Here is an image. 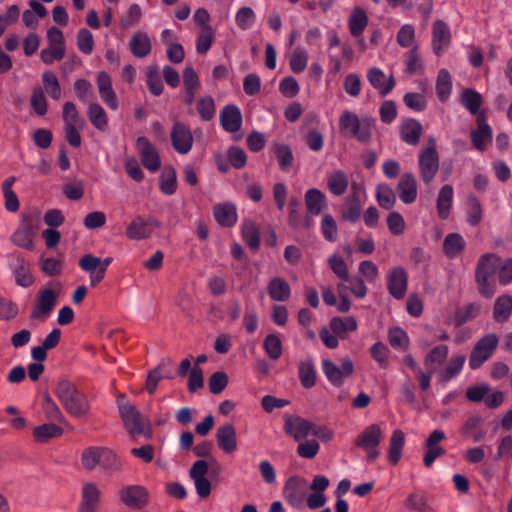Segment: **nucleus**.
Returning <instances> with one entry per match:
<instances>
[{
    "label": "nucleus",
    "instance_id": "37",
    "mask_svg": "<svg viewBox=\"0 0 512 512\" xmlns=\"http://www.w3.org/2000/svg\"><path fill=\"white\" fill-rule=\"evenodd\" d=\"M348 185V175L342 170L329 174L327 178L328 189L335 196L343 195L347 191Z\"/></svg>",
    "mask_w": 512,
    "mask_h": 512
},
{
    "label": "nucleus",
    "instance_id": "7",
    "mask_svg": "<svg viewBox=\"0 0 512 512\" xmlns=\"http://www.w3.org/2000/svg\"><path fill=\"white\" fill-rule=\"evenodd\" d=\"M321 365L327 380L335 387H341L354 372V364L349 358L342 359L340 366L330 359H323Z\"/></svg>",
    "mask_w": 512,
    "mask_h": 512
},
{
    "label": "nucleus",
    "instance_id": "1",
    "mask_svg": "<svg viewBox=\"0 0 512 512\" xmlns=\"http://www.w3.org/2000/svg\"><path fill=\"white\" fill-rule=\"evenodd\" d=\"M55 394L66 412L72 417L81 418L90 411V403L87 395L67 379L58 381Z\"/></svg>",
    "mask_w": 512,
    "mask_h": 512
},
{
    "label": "nucleus",
    "instance_id": "54",
    "mask_svg": "<svg viewBox=\"0 0 512 512\" xmlns=\"http://www.w3.org/2000/svg\"><path fill=\"white\" fill-rule=\"evenodd\" d=\"M214 31L211 26H205L200 30L196 40V51L198 54H206L212 46Z\"/></svg>",
    "mask_w": 512,
    "mask_h": 512
},
{
    "label": "nucleus",
    "instance_id": "29",
    "mask_svg": "<svg viewBox=\"0 0 512 512\" xmlns=\"http://www.w3.org/2000/svg\"><path fill=\"white\" fill-rule=\"evenodd\" d=\"M213 215L218 224L223 227H232L237 221V210L231 203L215 205Z\"/></svg>",
    "mask_w": 512,
    "mask_h": 512
},
{
    "label": "nucleus",
    "instance_id": "57",
    "mask_svg": "<svg viewBox=\"0 0 512 512\" xmlns=\"http://www.w3.org/2000/svg\"><path fill=\"white\" fill-rule=\"evenodd\" d=\"M328 265L333 273L343 282H349L350 276L346 262L341 256L332 255L328 259Z\"/></svg>",
    "mask_w": 512,
    "mask_h": 512
},
{
    "label": "nucleus",
    "instance_id": "16",
    "mask_svg": "<svg viewBox=\"0 0 512 512\" xmlns=\"http://www.w3.org/2000/svg\"><path fill=\"white\" fill-rule=\"evenodd\" d=\"M15 278V283L24 288H28L35 282L31 272L30 265L19 255L14 256L9 264Z\"/></svg>",
    "mask_w": 512,
    "mask_h": 512
},
{
    "label": "nucleus",
    "instance_id": "23",
    "mask_svg": "<svg viewBox=\"0 0 512 512\" xmlns=\"http://www.w3.org/2000/svg\"><path fill=\"white\" fill-rule=\"evenodd\" d=\"M219 448L225 453H232L237 448L236 430L232 424L220 426L216 433Z\"/></svg>",
    "mask_w": 512,
    "mask_h": 512
},
{
    "label": "nucleus",
    "instance_id": "53",
    "mask_svg": "<svg viewBox=\"0 0 512 512\" xmlns=\"http://www.w3.org/2000/svg\"><path fill=\"white\" fill-rule=\"evenodd\" d=\"M146 84L149 91L154 96H160L162 94L164 85L157 70V67L150 66L147 68Z\"/></svg>",
    "mask_w": 512,
    "mask_h": 512
},
{
    "label": "nucleus",
    "instance_id": "42",
    "mask_svg": "<svg viewBox=\"0 0 512 512\" xmlns=\"http://www.w3.org/2000/svg\"><path fill=\"white\" fill-rule=\"evenodd\" d=\"M63 434V428L54 423H45L36 426L33 430V436L38 442H46L51 438L60 437Z\"/></svg>",
    "mask_w": 512,
    "mask_h": 512
},
{
    "label": "nucleus",
    "instance_id": "38",
    "mask_svg": "<svg viewBox=\"0 0 512 512\" xmlns=\"http://www.w3.org/2000/svg\"><path fill=\"white\" fill-rule=\"evenodd\" d=\"M452 92V77L447 69H440L436 79V94L445 103Z\"/></svg>",
    "mask_w": 512,
    "mask_h": 512
},
{
    "label": "nucleus",
    "instance_id": "40",
    "mask_svg": "<svg viewBox=\"0 0 512 512\" xmlns=\"http://www.w3.org/2000/svg\"><path fill=\"white\" fill-rule=\"evenodd\" d=\"M404 444L405 436L403 431L399 429L394 430L390 438L388 452V460L391 464L396 465L399 462Z\"/></svg>",
    "mask_w": 512,
    "mask_h": 512
},
{
    "label": "nucleus",
    "instance_id": "27",
    "mask_svg": "<svg viewBox=\"0 0 512 512\" xmlns=\"http://www.w3.org/2000/svg\"><path fill=\"white\" fill-rule=\"evenodd\" d=\"M267 291L269 297L277 302H285L291 296L289 283L281 277L272 278L267 285Z\"/></svg>",
    "mask_w": 512,
    "mask_h": 512
},
{
    "label": "nucleus",
    "instance_id": "44",
    "mask_svg": "<svg viewBox=\"0 0 512 512\" xmlns=\"http://www.w3.org/2000/svg\"><path fill=\"white\" fill-rule=\"evenodd\" d=\"M280 170L287 171L293 164L294 155L287 144L276 143L273 147Z\"/></svg>",
    "mask_w": 512,
    "mask_h": 512
},
{
    "label": "nucleus",
    "instance_id": "52",
    "mask_svg": "<svg viewBox=\"0 0 512 512\" xmlns=\"http://www.w3.org/2000/svg\"><path fill=\"white\" fill-rule=\"evenodd\" d=\"M263 348L272 360H277L282 355V342L276 334H268L263 341Z\"/></svg>",
    "mask_w": 512,
    "mask_h": 512
},
{
    "label": "nucleus",
    "instance_id": "43",
    "mask_svg": "<svg viewBox=\"0 0 512 512\" xmlns=\"http://www.w3.org/2000/svg\"><path fill=\"white\" fill-rule=\"evenodd\" d=\"M298 374L301 385L304 388L310 389L315 386L317 373L312 361L306 360L300 362Z\"/></svg>",
    "mask_w": 512,
    "mask_h": 512
},
{
    "label": "nucleus",
    "instance_id": "28",
    "mask_svg": "<svg viewBox=\"0 0 512 512\" xmlns=\"http://www.w3.org/2000/svg\"><path fill=\"white\" fill-rule=\"evenodd\" d=\"M453 197L454 190L451 185L446 184L441 187L437 196L436 203L437 214L440 219L446 220L449 217L450 211L452 209Z\"/></svg>",
    "mask_w": 512,
    "mask_h": 512
},
{
    "label": "nucleus",
    "instance_id": "4",
    "mask_svg": "<svg viewBox=\"0 0 512 512\" xmlns=\"http://www.w3.org/2000/svg\"><path fill=\"white\" fill-rule=\"evenodd\" d=\"M60 289L61 284L59 282H48L46 286L39 291L38 298L33 310L31 311L30 318L46 319L51 314L57 303Z\"/></svg>",
    "mask_w": 512,
    "mask_h": 512
},
{
    "label": "nucleus",
    "instance_id": "25",
    "mask_svg": "<svg viewBox=\"0 0 512 512\" xmlns=\"http://www.w3.org/2000/svg\"><path fill=\"white\" fill-rule=\"evenodd\" d=\"M423 133L421 123L416 119H407L400 128V137L408 145H416Z\"/></svg>",
    "mask_w": 512,
    "mask_h": 512
},
{
    "label": "nucleus",
    "instance_id": "34",
    "mask_svg": "<svg viewBox=\"0 0 512 512\" xmlns=\"http://www.w3.org/2000/svg\"><path fill=\"white\" fill-rule=\"evenodd\" d=\"M357 321L354 317H334L330 321V328L339 338H347L348 333L357 330Z\"/></svg>",
    "mask_w": 512,
    "mask_h": 512
},
{
    "label": "nucleus",
    "instance_id": "47",
    "mask_svg": "<svg viewBox=\"0 0 512 512\" xmlns=\"http://www.w3.org/2000/svg\"><path fill=\"white\" fill-rule=\"evenodd\" d=\"M376 198L379 205L386 210H390L396 201L393 189L387 184H379L377 186Z\"/></svg>",
    "mask_w": 512,
    "mask_h": 512
},
{
    "label": "nucleus",
    "instance_id": "22",
    "mask_svg": "<svg viewBox=\"0 0 512 512\" xmlns=\"http://www.w3.org/2000/svg\"><path fill=\"white\" fill-rule=\"evenodd\" d=\"M383 439V432L378 424L366 427L355 439V445L359 448H378Z\"/></svg>",
    "mask_w": 512,
    "mask_h": 512
},
{
    "label": "nucleus",
    "instance_id": "24",
    "mask_svg": "<svg viewBox=\"0 0 512 512\" xmlns=\"http://www.w3.org/2000/svg\"><path fill=\"white\" fill-rule=\"evenodd\" d=\"M129 48L133 56L144 58L151 53V39L146 32L137 31L132 35L129 41Z\"/></svg>",
    "mask_w": 512,
    "mask_h": 512
},
{
    "label": "nucleus",
    "instance_id": "61",
    "mask_svg": "<svg viewBox=\"0 0 512 512\" xmlns=\"http://www.w3.org/2000/svg\"><path fill=\"white\" fill-rule=\"evenodd\" d=\"M62 118L65 125H79L82 128L84 125L83 119L80 117L79 112L73 102H66L63 105Z\"/></svg>",
    "mask_w": 512,
    "mask_h": 512
},
{
    "label": "nucleus",
    "instance_id": "5",
    "mask_svg": "<svg viewBox=\"0 0 512 512\" xmlns=\"http://www.w3.org/2000/svg\"><path fill=\"white\" fill-rule=\"evenodd\" d=\"M499 344V338L496 334L490 333L481 337L474 345L469 356V367L472 370L479 369L488 361Z\"/></svg>",
    "mask_w": 512,
    "mask_h": 512
},
{
    "label": "nucleus",
    "instance_id": "6",
    "mask_svg": "<svg viewBox=\"0 0 512 512\" xmlns=\"http://www.w3.org/2000/svg\"><path fill=\"white\" fill-rule=\"evenodd\" d=\"M120 416L123 420L124 427L128 433L135 437L144 434L146 437L151 436V429L148 422L143 419L137 409L131 404H121L119 406Z\"/></svg>",
    "mask_w": 512,
    "mask_h": 512
},
{
    "label": "nucleus",
    "instance_id": "3",
    "mask_svg": "<svg viewBox=\"0 0 512 512\" xmlns=\"http://www.w3.org/2000/svg\"><path fill=\"white\" fill-rule=\"evenodd\" d=\"M500 258L495 253L483 254L476 266L475 282L481 296L491 298L496 292L495 275L498 271Z\"/></svg>",
    "mask_w": 512,
    "mask_h": 512
},
{
    "label": "nucleus",
    "instance_id": "62",
    "mask_svg": "<svg viewBox=\"0 0 512 512\" xmlns=\"http://www.w3.org/2000/svg\"><path fill=\"white\" fill-rule=\"evenodd\" d=\"M30 102L37 115L44 116L47 113V100L41 87L33 89Z\"/></svg>",
    "mask_w": 512,
    "mask_h": 512
},
{
    "label": "nucleus",
    "instance_id": "36",
    "mask_svg": "<svg viewBox=\"0 0 512 512\" xmlns=\"http://www.w3.org/2000/svg\"><path fill=\"white\" fill-rule=\"evenodd\" d=\"M461 105L467 109L472 115L478 116L483 98L479 92L474 89H464L460 95Z\"/></svg>",
    "mask_w": 512,
    "mask_h": 512
},
{
    "label": "nucleus",
    "instance_id": "14",
    "mask_svg": "<svg viewBox=\"0 0 512 512\" xmlns=\"http://www.w3.org/2000/svg\"><path fill=\"white\" fill-rule=\"evenodd\" d=\"M158 227L159 222L156 219L138 216L127 226L126 236L131 240L146 239L152 234L153 229Z\"/></svg>",
    "mask_w": 512,
    "mask_h": 512
},
{
    "label": "nucleus",
    "instance_id": "39",
    "mask_svg": "<svg viewBox=\"0 0 512 512\" xmlns=\"http://www.w3.org/2000/svg\"><path fill=\"white\" fill-rule=\"evenodd\" d=\"M512 312V297L508 294L499 296L493 308V317L496 322L503 323L507 321Z\"/></svg>",
    "mask_w": 512,
    "mask_h": 512
},
{
    "label": "nucleus",
    "instance_id": "55",
    "mask_svg": "<svg viewBox=\"0 0 512 512\" xmlns=\"http://www.w3.org/2000/svg\"><path fill=\"white\" fill-rule=\"evenodd\" d=\"M448 346L445 344L435 346L424 359V364L427 368H432L433 364H443L448 356Z\"/></svg>",
    "mask_w": 512,
    "mask_h": 512
},
{
    "label": "nucleus",
    "instance_id": "49",
    "mask_svg": "<svg viewBox=\"0 0 512 512\" xmlns=\"http://www.w3.org/2000/svg\"><path fill=\"white\" fill-rule=\"evenodd\" d=\"M43 411L48 420L58 421L60 423L66 422L62 411L49 394L43 396Z\"/></svg>",
    "mask_w": 512,
    "mask_h": 512
},
{
    "label": "nucleus",
    "instance_id": "64",
    "mask_svg": "<svg viewBox=\"0 0 512 512\" xmlns=\"http://www.w3.org/2000/svg\"><path fill=\"white\" fill-rule=\"evenodd\" d=\"M404 104L416 112L424 111L427 107L425 96L420 93L409 92L403 97Z\"/></svg>",
    "mask_w": 512,
    "mask_h": 512
},
{
    "label": "nucleus",
    "instance_id": "32",
    "mask_svg": "<svg viewBox=\"0 0 512 512\" xmlns=\"http://www.w3.org/2000/svg\"><path fill=\"white\" fill-rule=\"evenodd\" d=\"M466 242L459 233H449L443 241V252L449 259H455L465 249Z\"/></svg>",
    "mask_w": 512,
    "mask_h": 512
},
{
    "label": "nucleus",
    "instance_id": "31",
    "mask_svg": "<svg viewBox=\"0 0 512 512\" xmlns=\"http://www.w3.org/2000/svg\"><path fill=\"white\" fill-rule=\"evenodd\" d=\"M483 419L480 415H471L469 416L463 423L460 433L463 436H471L473 442L477 443L484 439L486 432L484 430H479L480 425L482 424Z\"/></svg>",
    "mask_w": 512,
    "mask_h": 512
},
{
    "label": "nucleus",
    "instance_id": "10",
    "mask_svg": "<svg viewBox=\"0 0 512 512\" xmlns=\"http://www.w3.org/2000/svg\"><path fill=\"white\" fill-rule=\"evenodd\" d=\"M170 137L172 146L177 153L185 155L191 151L193 136L186 124L175 122L172 126Z\"/></svg>",
    "mask_w": 512,
    "mask_h": 512
},
{
    "label": "nucleus",
    "instance_id": "21",
    "mask_svg": "<svg viewBox=\"0 0 512 512\" xmlns=\"http://www.w3.org/2000/svg\"><path fill=\"white\" fill-rule=\"evenodd\" d=\"M399 199L404 204H411L417 198V182L412 173H404L397 185Z\"/></svg>",
    "mask_w": 512,
    "mask_h": 512
},
{
    "label": "nucleus",
    "instance_id": "50",
    "mask_svg": "<svg viewBox=\"0 0 512 512\" xmlns=\"http://www.w3.org/2000/svg\"><path fill=\"white\" fill-rule=\"evenodd\" d=\"M242 236L246 245L251 250H257L260 245V235L257 226L253 222H246L242 226Z\"/></svg>",
    "mask_w": 512,
    "mask_h": 512
},
{
    "label": "nucleus",
    "instance_id": "60",
    "mask_svg": "<svg viewBox=\"0 0 512 512\" xmlns=\"http://www.w3.org/2000/svg\"><path fill=\"white\" fill-rule=\"evenodd\" d=\"M197 111L203 121H210L215 116V102L211 96L201 98L197 103Z\"/></svg>",
    "mask_w": 512,
    "mask_h": 512
},
{
    "label": "nucleus",
    "instance_id": "15",
    "mask_svg": "<svg viewBox=\"0 0 512 512\" xmlns=\"http://www.w3.org/2000/svg\"><path fill=\"white\" fill-rule=\"evenodd\" d=\"M408 286V274L402 267H395L387 275V289L389 294L400 300L405 296Z\"/></svg>",
    "mask_w": 512,
    "mask_h": 512
},
{
    "label": "nucleus",
    "instance_id": "17",
    "mask_svg": "<svg viewBox=\"0 0 512 512\" xmlns=\"http://www.w3.org/2000/svg\"><path fill=\"white\" fill-rule=\"evenodd\" d=\"M220 125L229 133H236L242 127L243 117L241 110L234 104L223 107L219 115Z\"/></svg>",
    "mask_w": 512,
    "mask_h": 512
},
{
    "label": "nucleus",
    "instance_id": "2",
    "mask_svg": "<svg viewBox=\"0 0 512 512\" xmlns=\"http://www.w3.org/2000/svg\"><path fill=\"white\" fill-rule=\"evenodd\" d=\"M375 126L376 119L367 114L358 116L354 112L345 110L339 118L341 133L363 144L370 142Z\"/></svg>",
    "mask_w": 512,
    "mask_h": 512
},
{
    "label": "nucleus",
    "instance_id": "9",
    "mask_svg": "<svg viewBox=\"0 0 512 512\" xmlns=\"http://www.w3.org/2000/svg\"><path fill=\"white\" fill-rule=\"evenodd\" d=\"M136 149L142 165L149 171L155 172L161 166L160 155L156 147L145 136L136 139Z\"/></svg>",
    "mask_w": 512,
    "mask_h": 512
},
{
    "label": "nucleus",
    "instance_id": "19",
    "mask_svg": "<svg viewBox=\"0 0 512 512\" xmlns=\"http://www.w3.org/2000/svg\"><path fill=\"white\" fill-rule=\"evenodd\" d=\"M101 499V491L95 483L82 487L79 512H96Z\"/></svg>",
    "mask_w": 512,
    "mask_h": 512
},
{
    "label": "nucleus",
    "instance_id": "18",
    "mask_svg": "<svg viewBox=\"0 0 512 512\" xmlns=\"http://www.w3.org/2000/svg\"><path fill=\"white\" fill-rule=\"evenodd\" d=\"M477 129L471 132V140L474 147L479 151H484L487 145L492 141V129L487 124L484 114H479L476 118Z\"/></svg>",
    "mask_w": 512,
    "mask_h": 512
},
{
    "label": "nucleus",
    "instance_id": "45",
    "mask_svg": "<svg viewBox=\"0 0 512 512\" xmlns=\"http://www.w3.org/2000/svg\"><path fill=\"white\" fill-rule=\"evenodd\" d=\"M467 207V223L472 227H476L482 220V205L476 196L469 195Z\"/></svg>",
    "mask_w": 512,
    "mask_h": 512
},
{
    "label": "nucleus",
    "instance_id": "26",
    "mask_svg": "<svg viewBox=\"0 0 512 512\" xmlns=\"http://www.w3.org/2000/svg\"><path fill=\"white\" fill-rule=\"evenodd\" d=\"M305 205L311 216H317L326 208V196L317 188L308 189L305 193Z\"/></svg>",
    "mask_w": 512,
    "mask_h": 512
},
{
    "label": "nucleus",
    "instance_id": "41",
    "mask_svg": "<svg viewBox=\"0 0 512 512\" xmlns=\"http://www.w3.org/2000/svg\"><path fill=\"white\" fill-rule=\"evenodd\" d=\"M87 115L91 124L99 131H105L108 125V118L105 110L98 103H91L87 109Z\"/></svg>",
    "mask_w": 512,
    "mask_h": 512
},
{
    "label": "nucleus",
    "instance_id": "51",
    "mask_svg": "<svg viewBox=\"0 0 512 512\" xmlns=\"http://www.w3.org/2000/svg\"><path fill=\"white\" fill-rule=\"evenodd\" d=\"M236 25L241 30H248L252 28V26L256 22V14L252 8L244 6L238 9L235 15Z\"/></svg>",
    "mask_w": 512,
    "mask_h": 512
},
{
    "label": "nucleus",
    "instance_id": "12",
    "mask_svg": "<svg viewBox=\"0 0 512 512\" xmlns=\"http://www.w3.org/2000/svg\"><path fill=\"white\" fill-rule=\"evenodd\" d=\"M121 501L133 509H141L148 502V491L140 485H127L119 491Z\"/></svg>",
    "mask_w": 512,
    "mask_h": 512
},
{
    "label": "nucleus",
    "instance_id": "59",
    "mask_svg": "<svg viewBox=\"0 0 512 512\" xmlns=\"http://www.w3.org/2000/svg\"><path fill=\"white\" fill-rule=\"evenodd\" d=\"M321 232L325 240L335 242L338 228L336 221L330 214H324L321 220Z\"/></svg>",
    "mask_w": 512,
    "mask_h": 512
},
{
    "label": "nucleus",
    "instance_id": "56",
    "mask_svg": "<svg viewBox=\"0 0 512 512\" xmlns=\"http://www.w3.org/2000/svg\"><path fill=\"white\" fill-rule=\"evenodd\" d=\"M103 469L114 472L121 469V461L118 456L108 448H101L100 464Z\"/></svg>",
    "mask_w": 512,
    "mask_h": 512
},
{
    "label": "nucleus",
    "instance_id": "11",
    "mask_svg": "<svg viewBox=\"0 0 512 512\" xmlns=\"http://www.w3.org/2000/svg\"><path fill=\"white\" fill-rule=\"evenodd\" d=\"M450 27L443 20H436L432 27V50L438 57L442 56L451 43Z\"/></svg>",
    "mask_w": 512,
    "mask_h": 512
},
{
    "label": "nucleus",
    "instance_id": "30",
    "mask_svg": "<svg viewBox=\"0 0 512 512\" xmlns=\"http://www.w3.org/2000/svg\"><path fill=\"white\" fill-rule=\"evenodd\" d=\"M362 202L357 194H350L341 207L343 220L355 223L361 216Z\"/></svg>",
    "mask_w": 512,
    "mask_h": 512
},
{
    "label": "nucleus",
    "instance_id": "48",
    "mask_svg": "<svg viewBox=\"0 0 512 512\" xmlns=\"http://www.w3.org/2000/svg\"><path fill=\"white\" fill-rule=\"evenodd\" d=\"M42 82L46 93L53 100H59L61 97V87L56 75L51 71H45L42 74Z\"/></svg>",
    "mask_w": 512,
    "mask_h": 512
},
{
    "label": "nucleus",
    "instance_id": "63",
    "mask_svg": "<svg viewBox=\"0 0 512 512\" xmlns=\"http://www.w3.org/2000/svg\"><path fill=\"white\" fill-rule=\"evenodd\" d=\"M77 47L86 55H90L93 52L94 39L92 33L88 29L82 28L78 31Z\"/></svg>",
    "mask_w": 512,
    "mask_h": 512
},
{
    "label": "nucleus",
    "instance_id": "58",
    "mask_svg": "<svg viewBox=\"0 0 512 512\" xmlns=\"http://www.w3.org/2000/svg\"><path fill=\"white\" fill-rule=\"evenodd\" d=\"M396 41L402 48H412L415 43V28L411 24H404L396 35Z\"/></svg>",
    "mask_w": 512,
    "mask_h": 512
},
{
    "label": "nucleus",
    "instance_id": "35",
    "mask_svg": "<svg viewBox=\"0 0 512 512\" xmlns=\"http://www.w3.org/2000/svg\"><path fill=\"white\" fill-rule=\"evenodd\" d=\"M465 355H456L450 358L446 367L439 372L438 379L440 382H449L457 377L465 364Z\"/></svg>",
    "mask_w": 512,
    "mask_h": 512
},
{
    "label": "nucleus",
    "instance_id": "20",
    "mask_svg": "<svg viewBox=\"0 0 512 512\" xmlns=\"http://www.w3.org/2000/svg\"><path fill=\"white\" fill-rule=\"evenodd\" d=\"M369 83L379 90L381 96H386L395 87V79L393 76L386 78L385 73L378 67L370 68L367 72Z\"/></svg>",
    "mask_w": 512,
    "mask_h": 512
},
{
    "label": "nucleus",
    "instance_id": "13",
    "mask_svg": "<svg viewBox=\"0 0 512 512\" xmlns=\"http://www.w3.org/2000/svg\"><path fill=\"white\" fill-rule=\"evenodd\" d=\"M313 423L300 417L286 414L284 416V431L296 441H301L311 434Z\"/></svg>",
    "mask_w": 512,
    "mask_h": 512
},
{
    "label": "nucleus",
    "instance_id": "33",
    "mask_svg": "<svg viewBox=\"0 0 512 512\" xmlns=\"http://www.w3.org/2000/svg\"><path fill=\"white\" fill-rule=\"evenodd\" d=\"M367 25L368 16L366 12L360 7L354 8L348 20V26L351 35L354 38H360Z\"/></svg>",
    "mask_w": 512,
    "mask_h": 512
},
{
    "label": "nucleus",
    "instance_id": "8",
    "mask_svg": "<svg viewBox=\"0 0 512 512\" xmlns=\"http://www.w3.org/2000/svg\"><path fill=\"white\" fill-rule=\"evenodd\" d=\"M431 142L432 145L422 149L418 157L420 176L425 184H430L439 170V155L434 141Z\"/></svg>",
    "mask_w": 512,
    "mask_h": 512
},
{
    "label": "nucleus",
    "instance_id": "46",
    "mask_svg": "<svg viewBox=\"0 0 512 512\" xmlns=\"http://www.w3.org/2000/svg\"><path fill=\"white\" fill-rule=\"evenodd\" d=\"M159 188L165 195H173L177 190V175L173 167L166 169L161 178Z\"/></svg>",
    "mask_w": 512,
    "mask_h": 512
}]
</instances>
